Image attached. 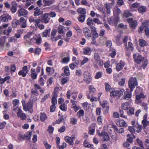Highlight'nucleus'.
<instances>
[{
	"mask_svg": "<svg viewBox=\"0 0 149 149\" xmlns=\"http://www.w3.org/2000/svg\"><path fill=\"white\" fill-rule=\"evenodd\" d=\"M50 96L49 94L46 95L43 97L41 99V102H45Z\"/></svg>",
	"mask_w": 149,
	"mask_h": 149,
	"instance_id": "338daca9",
	"label": "nucleus"
},
{
	"mask_svg": "<svg viewBox=\"0 0 149 149\" xmlns=\"http://www.w3.org/2000/svg\"><path fill=\"white\" fill-rule=\"evenodd\" d=\"M6 39L5 36L1 37L0 38V45L3 46L6 41Z\"/></svg>",
	"mask_w": 149,
	"mask_h": 149,
	"instance_id": "473e14b6",
	"label": "nucleus"
},
{
	"mask_svg": "<svg viewBox=\"0 0 149 149\" xmlns=\"http://www.w3.org/2000/svg\"><path fill=\"white\" fill-rule=\"evenodd\" d=\"M54 130V128L53 127L52 125L49 126L47 131L49 133H52Z\"/></svg>",
	"mask_w": 149,
	"mask_h": 149,
	"instance_id": "5fc2aeb1",
	"label": "nucleus"
},
{
	"mask_svg": "<svg viewBox=\"0 0 149 149\" xmlns=\"http://www.w3.org/2000/svg\"><path fill=\"white\" fill-rule=\"evenodd\" d=\"M32 134V132L31 131H28L24 134L20 133L18 135V139L21 141H23L26 139L29 141L31 139Z\"/></svg>",
	"mask_w": 149,
	"mask_h": 149,
	"instance_id": "f257e3e1",
	"label": "nucleus"
},
{
	"mask_svg": "<svg viewBox=\"0 0 149 149\" xmlns=\"http://www.w3.org/2000/svg\"><path fill=\"white\" fill-rule=\"evenodd\" d=\"M143 128L145 129L149 124V121L147 120H142L141 122Z\"/></svg>",
	"mask_w": 149,
	"mask_h": 149,
	"instance_id": "58836bf2",
	"label": "nucleus"
},
{
	"mask_svg": "<svg viewBox=\"0 0 149 149\" xmlns=\"http://www.w3.org/2000/svg\"><path fill=\"white\" fill-rule=\"evenodd\" d=\"M65 141L71 145H72L74 144V142H73L72 140H71V138L68 136H67L65 137Z\"/></svg>",
	"mask_w": 149,
	"mask_h": 149,
	"instance_id": "c85d7f7f",
	"label": "nucleus"
},
{
	"mask_svg": "<svg viewBox=\"0 0 149 149\" xmlns=\"http://www.w3.org/2000/svg\"><path fill=\"white\" fill-rule=\"evenodd\" d=\"M12 30V28L10 26L8 27L7 30H4L3 31V33L5 35L8 36L9 35L10 33L11 32Z\"/></svg>",
	"mask_w": 149,
	"mask_h": 149,
	"instance_id": "2f4dec72",
	"label": "nucleus"
},
{
	"mask_svg": "<svg viewBox=\"0 0 149 149\" xmlns=\"http://www.w3.org/2000/svg\"><path fill=\"white\" fill-rule=\"evenodd\" d=\"M55 0H43V3L45 6H49L53 4Z\"/></svg>",
	"mask_w": 149,
	"mask_h": 149,
	"instance_id": "a211bd4d",
	"label": "nucleus"
},
{
	"mask_svg": "<svg viewBox=\"0 0 149 149\" xmlns=\"http://www.w3.org/2000/svg\"><path fill=\"white\" fill-rule=\"evenodd\" d=\"M84 115V111L83 110L81 109L77 112V115L79 118H81Z\"/></svg>",
	"mask_w": 149,
	"mask_h": 149,
	"instance_id": "c9c22d12",
	"label": "nucleus"
},
{
	"mask_svg": "<svg viewBox=\"0 0 149 149\" xmlns=\"http://www.w3.org/2000/svg\"><path fill=\"white\" fill-rule=\"evenodd\" d=\"M50 19L49 17L48 13H45L41 16L40 19L42 22L45 24H47L49 22Z\"/></svg>",
	"mask_w": 149,
	"mask_h": 149,
	"instance_id": "0eeeda50",
	"label": "nucleus"
},
{
	"mask_svg": "<svg viewBox=\"0 0 149 149\" xmlns=\"http://www.w3.org/2000/svg\"><path fill=\"white\" fill-rule=\"evenodd\" d=\"M17 4L16 1H13L12 2L11 7L10 8V11L12 13H15L17 10Z\"/></svg>",
	"mask_w": 149,
	"mask_h": 149,
	"instance_id": "9b49d317",
	"label": "nucleus"
},
{
	"mask_svg": "<svg viewBox=\"0 0 149 149\" xmlns=\"http://www.w3.org/2000/svg\"><path fill=\"white\" fill-rule=\"evenodd\" d=\"M130 104L129 102H125L121 105V107L124 110H127L130 106Z\"/></svg>",
	"mask_w": 149,
	"mask_h": 149,
	"instance_id": "c756f323",
	"label": "nucleus"
},
{
	"mask_svg": "<svg viewBox=\"0 0 149 149\" xmlns=\"http://www.w3.org/2000/svg\"><path fill=\"white\" fill-rule=\"evenodd\" d=\"M11 19V17L8 15H3L1 17V20L3 22H7Z\"/></svg>",
	"mask_w": 149,
	"mask_h": 149,
	"instance_id": "4468645a",
	"label": "nucleus"
},
{
	"mask_svg": "<svg viewBox=\"0 0 149 149\" xmlns=\"http://www.w3.org/2000/svg\"><path fill=\"white\" fill-rule=\"evenodd\" d=\"M128 47H127V49H129L130 50L132 51L134 50V48L133 46L132 43L130 42H128Z\"/></svg>",
	"mask_w": 149,
	"mask_h": 149,
	"instance_id": "3c124183",
	"label": "nucleus"
},
{
	"mask_svg": "<svg viewBox=\"0 0 149 149\" xmlns=\"http://www.w3.org/2000/svg\"><path fill=\"white\" fill-rule=\"evenodd\" d=\"M77 12L81 15H85L86 14V10L84 8H80L77 10Z\"/></svg>",
	"mask_w": 149,
	"mask_h": 149,
	"instance_id": "72a5a7b5",
	"label": "nucleus"
},
{
	"mask_svg": "<svg viewBox=\"0 0 149 149\" xmlns=\"http://www.w3.org/2000/svg\"><path fill=\"white\" fill-rule=\"evenodd\" d=\"M98 64L100 66H102L103 64V62L102 60L99 59L98 61H95L93 63V65L95 68H98Z\"/></svg>",
	"mask_w": 149,
	"mask_h": 149,
	"instance_id": "f3484780",
	"label": "nucleus"
},
{
	"mask_svg": "<svg viewBox=\"0 0 149 149\" xmlns=\"http://www.w3.org/2000/svg\"><path fill=\"white\" fill-rule=\"evenodd\" d=\"M39 83L41 86H43L44 84V80L42 77H40L39 80Z\"/></svg>",
	"mask_w": 149,
	"mask_h": 149,
	"instance_id": "0e129e2a",
	"label": "nucleus"
},
{
	"mask_svg": "<svg viewBox=\"0 0 149 149\" xmlns=\"http://www.w3.org/2000/svg\"><path fill=\"white\" fill-rule=\"evenodd\" d=\"M146 6H141L138 8V11L140 13H144L146 11Z\"/></svg>",
	"mask_w": 149,
	"mask_h": 149,
	"instance_id": "4c0bfd02",
	"label": "nucleus"
},
{
	"mask_svg": "<svg viewBox=\"0 0 149 149\" xmlns=\"http://www.w3.org/2000/svg\"><path fill=\"white\" fill-rule=\"evenodd\" d=\"M113 12L118 15L120 14L121 13V11L120 9L117 7H115L114 8Z\"/></svg>",
	"mask_w": 149,
	"mask_h": 149,
	"instance_id": "79ce46f5",
	"label": "nucleus"
},
{
	"mask_svg": "<svg viewBox=\"0 0 149 149\" xmlns=\"http://www.w3.org/2000/svg\"><path fill=\"white\" fill-rule=\"evenodd\" d=\"M47 116L45 113H40V119L42 122H44L47 119Z\"/></svg>",
	"mask_w": 149,
	"mask_h": 149,
	"instance_id": "4be33fe9",
	"label": "nucleus"
},
{
	"mask_svg": "<svg viewBox=\"0 0 149 149\" xmlns=\"http://www.w3.org/2000/svg\"><path fill=\"white\" fill-rule=\"evenodd\" d=\"M136 95L135 102L137 104H139L141 102V99L145 97V96L142 93H140L139 95Z\"/></svg>",
	"mask_w": 149,
	"mask_h": 149,
	"instance_id": "9d476101",
	"label": "nucleus"
},
{
	"mask_svg": "<svg viewBox=\"0 0 149 149\" xmlns=\"http://www.w3.org/2000/svg\"><path fill=\"white\" fill-rule=\"evenodd\" d=\"M136 141L138 144L140 146L141 149H143L144 147L142 141L140 140L139 139L137 138L136 139Z\"/></svg>",
	"mask_w": 149,
	"mask_h": 149,
	"instance_id": "a18cd8bd",
	"label": "nucleus"
},
{
	"mask_svg": "<svg viewBox=\"0 0 149 149\" xmlns=\"http://www.w3.org/2000/svg\"><path fill=\"white\" fill-rule=\"evenodd\" d=\"M139 44L140 46L143 47L148 45V43L145 40L143 39H140L139 40Z\"/></svg>",
	"mask_w": 149,
	"mask_h": 149,
	"instance_id": "bb28decb",
	"label": "nucleus"
},
{
	"mask_svg": "<svg viewBox=\"0 0 149 149\" xmlns=\"http://www.w3.org/2000/svg\"><path fill=\"white\" fill-rule=\"evenodd\" d=\"M120 126L124 127H126L127 126V124L123 120H121L119 122Z\"/></svg>",
	"mask_w": 149,
	"mask_h": 149,
	"instance_id": "37998d69",
	"label": "nucleus"
},
{
	"mask_svg": "<svg viewBox=\"0 0 149 149\" xmlns=\"http://www.w3.org/2000/svg\"><path fill=\"white\" fill-rule=\"evenodd\" d=\"M75 74L77 76L80 77L82 74V72L81 70H77L76 71Z\"/></svg>",
	"mask_w": 149,
	"mask_h": 149,
	"instance_id": "13d9d810",
	"label": "nucleus"
},
{
	"mask_svg": "<svg viewBox=\"0 0 149 149\" xmlns=\"http://www.w3.org/2000/svg\"><path fill=\"white\" fill-rule=\"evenodd\" d=\"M64 73L61 74V75L63 76H65V75L69 76L70 75V73L68 66H65L64 67Z\"/></svg>",
	"mask_w": 149,
	"mask_h": 149,
	"instance_id": "6ab92c4d",
	"label": "nucleus"
},
{
	"mask_svg": "<svg viewBox=\"0 0 149 149\" xmlns=\"http://www.w3.org/2000/svg\"><path fill=\"white\" fill-rule=\"evenodd\" d=\"M17 13L19 17L23 16L24 17H26L28 15V11L23 8L19 9L17 11Z\"/></svg>",
	"mask_w": 149,
	"mask_h": 149,
	"instance_id": "423d86ee",
	"label": "nucleus"
},
{
	"mask_svg": "<svg viewBox=\"0 0 149 149\" xmlns=\"http://www.w3.org/2000/svg\"><path fill=\"white\" fill-rule=\"evenodd\" d=\"M26 74L27 73L22 70H21L18 72V74L19 75H22L23 77H25Z\"/></svg>",
	"mask_w": 149,
	"mask_h": 149,
	"instance_id": "052dcab7",
	"label": "nucleus"
},
{
	"mask_svg": "<svg viewBox=\"0 0 149 149\" xmlns=\"http://www.w3.org/2000/svg\"><path fill=\"white\" fill-rule=\"evenodd\" d=\"M77 121V119L74 118H71L70 123L72 125H75L76 124Z\"/></svg>",
	"mask_w": 149,
	"mask_h": 149,
	"instance_id": "680f3d73",
	"label": "nucleus"
},
{
	"mask_svg": "<svg viewBox=\"0 0 149 149\" xmlns=\"http://www.w3.org/2000/svg\"><path fill=\"white\" fill-rule=\"evenodd\" d=\"M58 31L60 34H62L63 33V26L61 25H59L58 27Z\"/></svg>",
	"mask_w": 149,
	"mask_h": 149,
	"instance_id": "c03bdc74",
	"label": "nucleus"
},
{
	"mask_svg": "<svg viewBox=\"0 0 149 149\" xmlns=\"http://www.w3.org/2000/svg\"><path fill=\"white\" fill-rule=\"evenodd\" d=\"M111 3H107L104 5V7L106 9V13L108 14H110L111 13V11L110 10Z\"/></svg>",
	"mask_w": 149,
	"mask_h": 149,
	"instance_id": "aec40b11",
	"label": "nucleus"
},
{
	"mask_svg": "<svg viewBox=\"0 0 149 149\" xmlns=\"http://www.w3.org/2000/svg\"><path fill=\"white\" fill-rule=\"evenodd\" d=\"M125 65V63L123 61H120L119 63L116 64V70L118 71L121 70Z\"/></svg>",
	"mask_w": 149,
	"mask_h": 149,
	"instance_id": "2eb2a0df",
	"label": "nucleus"
},
{
	"mask_svg": "<svg viewBox=\"0 0 149 149\" xmlns=\"http://www.w3.org/2000/svg\"><path fill=\"white\" fill-rule=\"evenodd\" d=\"M147 23L145 22L143 23L142 24V26L140 27L138 30L139 32V33H142V31L143 30L144 27L147 26Z\"/></svg>",
	"mask_w": 149,
	"mask_h": 149,
	"instance_id": "a19ab883",
	"label": "nucleus"
},
{
	"mask_svg": "<svg viewBox=\"0 0 149 149\" xmlns=\"http://www.w3.org/2000/svg\"><path fill=\"white\" fill-rule=\"evenodd\" d=\"M95 61H98V60L100 59V56L98 53L95 52L94 54V56Z\"/></svg>",
	"mask_w": 149,
	"mask_h": 149,
	"instance_id": "8fccbe9b",
	"label": "nucleus"
},
{
	"mask_svg": "<svg viewBox=\"0 0 149 149\" xmlns=\"http://www.w3.org/2000/svg\"><path fill=\"white\" fill-rule=\"evenodd\" d=\"M17 113V116L20 117L21 120H25L26 119V116L25 114L23 113L21 109H19Z\"/></svg>",
	"mask_w": 149,
	"mask_h": 149,
	"instance_id": "f8f14e48",
	"label": "nucleus"
},
{
	"mask_svg": "<svg viewBox=\"0 0 149 149\" xmlns=\"http://www.w3.org/2000/svg\"><path fill=\"white\" fill-rule=\"evenodd\" d=\"M33 15L35 16H37L42 15L43 12L40 10V9L38 7L35 8L34 9Z\"/></svg>",
	"mask_w": 149,
	"mask_h": 149,
	"instance_id": "dca6fc26",
	"label": "nucleus"
},
{
	"mask_svg": "<svg viewBox=\"0 0 149 149\" xmlns=\"http://www.w3.org/2000/svg\"><path fill=\"white\" fill-rule=\"evenodd\" d=\"M60 108L62 111H65L67 109V106L65 104L63 103L60 105Z\"/></svg>",
	"mask_w": 149,
	"mask_h": 149,
	"instance_id": "f704fd0d",
	"label": "nucleus"
},
{
	"mask_svg": "<svg viewBox=\"0 0 149 149\" xmlns=\"http://www.w3.org/2000/svg\"><path fill=\"white\" fill-rule=\"evenodd\" d=\"M127 21L130 24L132 27L134 28L137 25V22L135 20H133L132 18H128Z\"/></svg>",
	"mask_w": 149,
	"mask_h": 149,
	"instance_id": "ddd939ff",
	"label": "nucleus"
},
{
	"mask_svg": "<svg viewBox=\"0 0 149 149\" xmlns=\"http://www.w3.org/2000/svg\"><path fill=\"white\" fill-rule=\"evenodd\" d=\"M42 22L40 19L37 18L35 19V26L36 28H38L40 30L43 29L45 28V26L44 25L40 24V23Z\"/></svg>",
	"mask_w": 149,
	"mask_h": 149,
	"instance_id": "6e6552de",
	"label": "nucleus"
},
{
	"mask_svg": "<svg viewBox=\"0 0 149 149\" xmlns=\"http://www.w3.org/2000/svg\"><path fill=\"white\" fill-rule=\"evenodd\" d=\"M49 33L50 31L46 29L42 33V37H46Z\"/></svg>",
	"mask_w": 149,
	"mask_h": 149,
	"instance_id": "603ef678",
	"label": "nucleus"
},
{
	"mask_svg": "<svg viewBox=\"0 0 149 149\" xmlns=\"http://www.w3.org/2000/svg\"><path fill=\"white\" fill-rule=\"evenodd\" d=\"M12 94L10 95L12 96L13 97H15L17 95L16 89L15 88H14L12 89Z\"/></svg>",
	"mask_w": 149,
	"mask_h": 149,
	"instance_id": "4d7b16f0",
	"label": "nucleus"
},
{
	"mask_svg": "<svg viewBox=\"0 0 149 149\" xmlns=\"http://www.w3.org/2000/svg\"><path fill=\"white\" fill-rule=\"evenodd\" d=\"M70 60V59L69 57H64L63 58L62 61L61 63H68Z\"/></svg>",
	"mask_w": 149,
	"mask_h": 149,
	"instance_id": "bf43d9fd",
	"label": "nucleus"
},
{
	"mask_svg": "<svg viewBox=\"0 0 149 149\" xmlns=\"http://www.w3.org/2000/svg\"><path fill=\"white\" fill-rule=\"evenodd\" d=\"M89 89L90 93H94L96 91V89L92 85H90L89 86Z\"/></svg>",
	"mask_w": 149,
	"mask_h": 149,
	"instance_id": "09e8293b",
	"label": "nucleus"
},
{
	"mask_svg": "<svg viewBox=\"0 0 149 149\" xmlns=\"http://www.w3.org/2000/svg\"><path fill=\"white\" fill-rule=\"evenodd\" d=\"M66 117V115L62 116L61 117L56 120V123L59 124L62 121L64 120Z\"/></svg>",
	"mask_w": 149,
	"mask_h": 149,
	"instance_id": "ea45409f",
	"label": "nucleus"
},
{
	"mask_svg": "<svg viewBox=\"0 0 149 149\" xmlns=\"http://www.w3.org/2000/svg\"><path fill=\"white\" fill-rule=\"evenodd\" d=\"M89 59L86 57H84L82 61L81 62V64L82 65H84L87 63L89 61Z\"/></svg>",
	"mask_w": 149,
	"mask_h": 149,
	"instance_id": "49530a36",
	"label": "nucleus"
},
{
	"mask_svg": "<svg viewBox=\"0 0 149 149\" xmlns=\"http://www.w3.org/2000/svg\"><path fill=\"white\" fill-rule=\"evenodd\" d=\"M84 81L87 84L91 83L92 81L91 75L89 73L85 72L84 73Z\"/></svg>",
	"mask_w": 149,
	"mask_h": 149,
	"instance_id": "20e7f679",
	"label": "nucleus"
},
{
	"mask_svg": "<svg viewBox=\"0 0 149 149\" xmlns=\"http://www.w3.org/2000/svg\"><path fill=\"white\" fill-rule=\"evenodd\" d=\"M118 95H119L118 97H120V95H123L125 93V90L123 89H122L120 90H118Z\"/></svg>",
	"mask_w": 149,
	"mask_h": 149,
	"instance_id": "6e6d98bb",
	"label": "nucleus"
},
{
	"mask_svg": "<svg viewBox=\"0 0 149 149\" xmlns=\"http://www.w3.org/2000/svg\"><path fill=\"white\" fill-rule=\"evenodd\" d=\"M98 135L101 136H103V140L104 141H107L110 140V138L108 135V133L105 132L103 130L102 131L101 133H98Z\"/></svg>",
	"mask_w": 149,
	"mask_h": 149,
	"instance_id": "39448f33",
	"label": "nucleus"
},
{
	"mask_svg": "<svg viewBox=\"0 0 149 149\" xmlns=\"http://www.w3.org/2000/svg\"><path fill=\"white\" fill-rule=\"evenodd\" d=\"M57 97V95L54 92V94L52 98V102L53 104L56 105L57 103L56 98Z\"/></svg>",
	"mask_w": 149,
	"mask_h": 149,
	"instance_id": "b1692460",
	"label": "nucleus"
},
{
	"mask_svg": "<svg viewBox=\"0 0 149 149\" xmlns=\"http://www.w3.org/2000/svg\"><path fill=\"white\" fill-rule=\"evenodd\" d=\"M138 83L135 77H132L130 78L128 82V85L131 92L133 91L135 86H137Z\"/></svg>",
	"mask_w": 149,
	"mask_h": 149,
	"instance_id": "f03ea898",
	"label": "nucleus"
},
{
	"mask_svg": "<svg viewBox=\"0 0 149 149\" xmlns=\"http://www.w3.org/2000/svg\"><path fill=\"white\" fill-rule=\"evenodd\" d=\"M85 17L86 15H80L78 17V20L79 22L82 23L85 21Z\"/></svg>",
	"mask_w": 149,
	"mask_h": 149,
	"instance_id": "cd10ccee",
	"label": "nucleus"
},
{
	"mask_svg": "<svg viewBox=\"0 0 149 149\" xmlns=\"http://www.w3.org/2000/svg\"><path fill=\"white\" fill-rule=\"evenodd\" d=\"M132 95L131 93H128L126 94L124 96V99L126 100H129L132 97Z\"/></svg>",
	"mask_w": 149,
	"mask_h": 149,
	"instance_id": "de8ad7c7",
	"label": "nucleus"
},
{
	"mask_svg": "<svg viewBox=\"0 0 149 149\" xmlns=\"http://www.w3.org/2000/svg\"><path fill=\"white\" fill-rule=\"evenodd\" d=\"M102 73L100 72H97L95 77L96 79H98L100 78L102 75Z\"/></svg>",
	"mask_w": 149,
	"mask_h": 149,
	"instance_id": "e2e57ef3",
	"label": "nucleus"
},
{
	"mask_svg": "<svg viewBox=\"0 0 149 149\" xmlns=\"http://www.w3.org/2000/svg\"><path fill=\"white\" fill-rule=\"evenodd\" d=\"M127 137H128L127 139V141L130 143H132L133 141L132 137H133L134 138H135L134 135L133 134H128L127 135Z\"/></svg>",
	"mask_w": 149,
	"mask_h": 149,
	"instance_id": "393cba45",
	"label": "nucleus"
},
{
	"mask_svg": "<svg viewBox=\"0 0 149 149\" xmlns=\"http://www.w3.org/2000/svg\"><path fill=\"white\" fill-rule=\"evenodd\" d=\"M20 24V22L18 20L15 19L12 22V26L13 28H15L18 25Z\"/></svg>",
	"mask_w": 149,
	"mask_h": 149,
	"instance_id": "412c9836",
	"label": "nucleus"
},
{
	"mask_svg": "<svg viewBox=\"0 0 149 149\" xmlns=\"http://www.w3.org/2000/svg\"><path fill=\"white\" fill-rule=\"evenodd\" d=\"M43 144L47 149H50L51 147V146L46 141H44L43 142Z\"/></svg>",
	"mask_w": 149,
	"mask_h": 149,
	"instance_id": "864d4df0",
	"label": "nucleus"
},
{
	"mask_svg": "<svg viewBox=\"0 0 149 149\" xmlns=\"http://www.w3.org/2000/svg\"><path fill=\"white\" fill-rule=\"evenodd\" d=\"M22 102L24 110L26 111H28L31 112V109L33 107V103L31 101H29L26 105L25 101L23 100H22Z\"/></svg>",
	"mask_w": 149,
	"mask_h": 149,
	"instance_id": "7ed1b4c3",
	"label": "nucleus"
},
{
	"mask_svg": "<svg viewBox=\"0 0 149 149\" xmlns=\"http://www.w3.org/2000/svg\"><path fill=\"white\" fill-rule=\"evenodd\" d=\"M83 53L85 54L90 55L91 52V49L88 47L83 48Z\"/></svg>",
	"mask_w": 149,
	"mask_h": 149,
	"instance_id": "a878e982",
	"label": "nucleus"
},
{
	"mask_svg": "<svg viewBox=\"0 0 149 149\" xmlns=\"http://www.w3.org/2000/svg\"><path fill=\"white\" fill-rule=\"evenodd\" d=\"M142 90L141 88L140 87H137L135 91L136 94H137L139 93H142L141 92H142Z\"/></svg>",
	"mask_w": 149,
	"mask_h": 149,
	"instance_id": "774afa93",
	"label": "nucleus"
},
{
	"mask_svg": "<svg viewBox=\"0 0 149 149\" xmlns=\"http://www.w3.org/2000/svg\"><path fill=\"white\" fill-rule=\"evenodd\" d=\"M110 96L112 97H115L118 95V90L111 89L110 91Z\"/></svg>",
	"mask_w": 149,
	"mask_h": 149,
	"instance_id": "5701e85b",
	"label": "nucleus"
},
{
	"mask_svg": "<svg viewBox=\"0 0 149 149\" xmlns=\"http://www.w3.org/2000/svg\"><path fill=\"white\" fill-rule=\"evenodd\" d=\"M133 56L135 62L138 64L143 61L144 59V58L140 55H139L137 56L136 54H134Z\"/></svg>",
	"mask_w": 149,
	"mask_h": 149,
	"instance_id": "1a4fd4ad",
	"label": "nucleus"
},
{
	"mask_svg": "<svg viewBox=\"0 0 149 149\" xmlns=\"http://www.w3.org/2000/svg\"><path fill=\"white\" fill-rule=\"evenodd\" d=\"M86 24L88 26L92 25L93 24V22L92 19L91 17L88 18L86 20Z\"/></svg>",
	"mask_w": 149,
	"mask_h": 149,
	"instance_id": "7c9ffc66",
	"label": "nucleus"
},
{
	"mask_svg": "<svg viewBox=\"0 0 149 149\" xmlns=\"http://www.w3.org/2000/svg\"><path fill=\"white\" fill-rule=\"evenodd\" d=\"M132 14L128 10H126L124 11V16L125 17H128L132 16Z\"/></svg>",
	"mask_w": 149,
	"mask_h": 149,
	"instance_id": "e433bc0d",
	"label": "nucleus"
},
{
	"mask_svg": "<svg viewBox=\"0 0 149 149\" xmlns=\"http://www.w3.org/2000/svg\"><path fill=\"white\" fill-rule=\"evenodd\" d=\"M85 36L87 38H91V36L90 30L84 33Z\"/></svg>",
	"mask_w": 149,
	"mask_h": 149,
	"instance_id": "69168bd1",
	"label": "nucleus"
}]
</instances>
